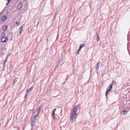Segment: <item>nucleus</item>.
Returning a JSON list of instances; mask_svg holds the SVG:
<instances>
[{"instance_id":"nucleus-1","label":"nucleus","mask_w":130,"mask_h":130,"mask_svg":"<svg viewBox=\"0 0 130 130\" xmlns=\"http://www.w3.org/2000/svg\"><path fill=\"white\" fill-rule=\"evenodd\" d=\"M78 110V106L75 105L73 108L71 113L70 120L72 122H75L77 118V112Z\"/></svg>"},{"instance_id":"nucleus-2","label":"nucleus","mask_w":130,"mask_h":130,"mask_svg":"<svg viewBox=\"0 0 130 130\" xmlns=\"http://www.w3.org/2000/svg\"><path fill=\"white\" fill-rule=\"evenodd\" d=\"M41 109V107H38L35 112L33 114V115L35 114V115L34 116L35 121L36 120L37 117V116L40 112Z\"/></svg>"},{"instance_id":"nucleus-3","label":"nucleus","mask_w":130,"mask_h":130,"mask_svg":"<svg viewBox=\"0 0 130 130\" xmlns=\"http://www.w3.org/2000/svg\"><path fill=\"white\" fill-rule=\"evenodd\" d=\"M113 84L111 83L110 84L107 88L106 91V96L107 98V95L108 93L110 91L112 87Z\"/></svg>"},{"instance_id":"nucleus-4","label":"nucleus","mask_w":130,"mask_h":130,"mask_svg":"<svg viewBox=\"0 0 130 130\" xmlns=\"http://www.w3.org/2000/svg\"><path fill=\"white\" fill-rule=\"evenodd\" d=\"M2 41L3 42H6L8 41V38L7 37H4L1 39Z\"/></svg>"},{"instance_id":"nucleus-5","label":"nucleus","mask_w":130,"mask_h":130,"mask_svg":"<svg viewBox=\"0 0 130 130\" xmlns=\"http://www.w3.org/2000/svg\"><path fill=\"white\" fill-rule=\"evenodd\" d=\"M22 6V3L21 2L19 3L18 5L17 6V7L19 9H20Z\"/></svg>"},{"instance_id":"nucleus-6","label":"nucleus","mask_w":130,"mask_h":130,"mask_svg":"<svg viewBox=\"0 0 130 130\" xmlns=\"http://www.w3.org/2000/svg\"><path fill=\"white\" fill-rule=\"evenodd\" d=\"M24 26V24H22L21 26L19 28V31L20 33H21V31L23 29V28Z\"/></svg>"},{"instance_id":"nucleus-7","label":"nucleus","mask_w":130,"mask_h":130,"mask_svg":"<svg viewBox=\"0 0 130 130\" xmlns=\"http://www.w3.org/2000/svg\"><path fill=\"white\" fill-rule=\"evenodd\" d=\"M7 17L5 16H4L2 18L1 21H4L6 20L7 19Z\"/></svg>"},{"instance_id":"nucleus-8","label":"nucleus","mask_w":130,"mask_h":130,"mask_svg":"<svg viewBox=\"0 0 130 130\" xmlns=\"http://www.w3.org/2000/svg\"><path fill=\"white\" fill-rule=\"evenodd\" d=\"M127 112V111L125 110L122 111L120 113V114L121 115H123L124 114H126Z\"/></svg>"},{"instance_id":"nucleus-9","label":"nucleus","mask_w":130,"mask_h":130,"mask_svg":"<svg viewBox=\"0 0 130 130\" xmlns=\"http://www.w3.org/2000/svg\"><path fill=\"white\" fill-rule=\"evenodd\" d=\"M33 88V87H31L30 88L26 91V92L28 93L29 92V93L32 90Z\"/></svg>"},{"instance_id":"nucleus-10","label":"nucleus","mask_w":130,"mask_h":130,"mask_svg":"<svg viewBox=\"0 0 130 130\" xmlns=\"http://www.w3.org/2000/svg\"><path fill=\"white\" fill-rule=\"evenodd\" d=\"M7 25H5L3 26V29L4 30V31H6L7 30Z\"/></svg>"},{"instance_id":"nucleus-11","label":"nucleus","mask_w":130,"mask_h":130,"mask_svg":"<svg viewBox=\"0 0 130 130\" xmlns=\"http://www.w3.org/2000/svg\"><path fill=\"white\" fill-rule=\"evenodd\" d=\"M34 121H31V122L30 123L31 126H32L31 129H32L33 128V127L34 125Z\"/></svg>"},{"instance_id":"nucleus-12","label":"nucleus","mask_w":130,"mask_h":130,"mask_svg":"<svg viewBox=\"0 0 130 130\" xmlns=\"http://www.w3.org/2000/svg\"><path fill=\"white\" fill-rule=\"evenodd\" d=\"M63 61L62 59H61L59 60V61L57 62V64H59L61 62H62Z\"/></svg>"},{"instance_id":"nucleus-13","label":"nucleus","mask_w":130,"mask_h":130,"mask_svg":"<svg viewBox=\"0 0 130 130\" xmlns=\"http://www.w3.org/2000/svg\"><path fill=\"white\" fill-rule=\"evenodd\" d=\"M100 65H99V63L98 62V63L96 64V70H98L99 67Z\"/></svg>"},{"instance_id":"nucleus-14","label":"nucleus","mask_w":130,"mask_h":130,"mask_svg":"<svg viewBox=\"0 0 130 130\" xmlns=\"http://www.w3.org/2000/svg\"><path fill=\"white\" fill-rule=\"evenodd\" d=\"M96 35L97 36L96 39L97 40V41H98L100 39L99 36V35L97 34H96Z\"/></svg>"},{"instance_id":"nucleus-15","label":"nucleus","mask_w":130,"mask_h":130,"mask_svg":"<svg viewBox=\"0 0 130 130\" xmlns=\"http://www.w3.org/2000/svg\"><path fill=\"white\" fill-rule=\"evenodd\" d=\"M52 116H53V118L54 119H55V117L54 116L55 114V112H52Z\"/></svg>"},{"instance_id":"nucleus-16","label":"nucleus","mask_w":130,"mask_h":130,"mask_svg":"<svg viewBox=\"0 0 130 130\" xmlns=\"http://www.w3.org/2000/svg\"><path fill=\"white\" fill-rule=\"evenodd\" d=\"M17 78H15L14 80V82H13V84L16 82H17Z\"/></svg>"},{"instance_id":"nucleus-17","label":"nucleus","mask_w":130,"mask_h":130,"mask_svg":"<svg viewBox=\"0 0 130 130\" xmlns=\"http://www.w3.org/2000/svg\"><path fill=\"white\" fill-rule=\"evenodd\" d=\"M81 49H79H79L77 51V54H79V53H78L80 51Z\"/></svg>"},{"instance_id":"nucleus-18","label":"nucleus","mask_w":130,"mask_h":130,"mask_svg":"<svg viewBox=\"0 0 130 130\" xmlns=\"http://www.w3.org/2000/svg\"><path fill=\"white\" fill-rule=\"evenodd\" d=\"M29 94V92H28V93H27L26 92V95H25V96L24 97V98H26V97L27 96V95Z\"/></svg>"},{"instance_id":"nucleus-19","label":"nucleus","mask_w":130,"mask_h":130,"mask_svg":"<svg viewBox=\"0 0 130 130\" xmlns=\"http://www.w3.org/2000/svg\"><path fill=\"white\" fill-rule=\"evenodd\" d=\"M29 94V92H28V93H27L26 92V95H25V96L24 97V98H26V97L27 96V95Z\"/></svg>"},{"instance_id":"nucleus-20","label":"nucleus","mask_w":130,"mask_h":130,"mask_svg":"<svg viewBox=\"0 0 130 130\" xmlns=\"http://www.w3.org/2000/svg\"><path fill=\"white\" fill-rule=\"evenodd\" d=\"M5 35V33L4 32L2 33L1 36H3Z\"/></svg>"},{"instance_id":"nucleus-21","label":"nucleus","mask_w":130,"mask_h":130,"mask_svg":"<svg viewBox=\"0 0 130 130\" xmlns=\"http://www.w3.org/2000/svg\"><path fill=\"white\" fill-rule=\"evenodd\" d=\"M10 2V0H9L8 1V2L7 3H6V5H8Z\"/></svg>"},{"instance_id":"nucleus-22","label":"nucleus","mask_w":130,"mask_h":130,"mask_svg":"<svg viewBox=\"0 0 130 130\" xmlns=\"http://www.w3.org/2000/svg\"><path fill=\"white\" fill-rule=\"evenodd\" d=\"M16 24L18 25V26L19 25V22H17L16 23Z\"/></svg>"},{"instance_id":"nucleus-23","label":"nucleus","mask_w":130,"mask_h":130,"mask_svg":"<svg viewBox=\"0 0 130 130\" xmlns=\"http://www.w3.org/2000/svg\"><path fill=\"white\" fill-rule=\"evenodd\" d=\"M56 109V108L54 109L53 110V112H55Z\"/></svg>"},{"instance_id":"nucleus-24","label":"nucleus","mask_w":130,"mask_h":130,"mask_svg":"<svg viewBox=\"0 0 130 130\" xmlns=\"http://www.w3.org/2000/svg\"><path fill=\"white\" fill-rule=\"evenodd\" d=\"M81 46H82V47L84 46L85 45V44H82L80 45Z\"/></svg>"},{"instance_id":"nucleus-25","label":"nucleus","mask_w":130,"mask_h":130,"mask_svg":"<svg viewBox=\"0 0 130 130\" xmlns=\"http://www.w3.org/2000/svg\"><path fill=\"white\" fill-rule=\"evenodd\" d=\"M21 33H20V32H18V33H17V35L18 36H19V35L21 34Z\"/></svg>"},{"instance_id":"nucleus-26","label":"nucleus","mask_w":130,"mask_h":130,"mask_svg":"<svg viewBox=\"0 0 130 130\" xmlns=\"http://www.w3.org/2000/svg\"><path fill=\"white\" fill-rule=\"evenodd\" d=\"M7 62V58L4 61V62Z\"/></svg>"},{"instance_id":"nucleus-27","label":"nucleus","mask_w":130,"mask_h":130,"mask_svg":"<svg viewBox=\"0 0 130 130\" xmlns=\"http://www.w3.org/2000/svg\"><path fill=\"white\" fill-rule=\"evenodd\" d=\"M82 47H82V46H81V45H80L79 46V49H81L82 48Z\"/></svg>"},{"instance_id":"nucleus-28","label":"nucleus","mask_w":130,"mask_h":130,"mask_svg":"<svg viewBox=\"0 0 130 130\" xmlns=\"http://www.w3.org/2000/svg\"><path fill=\"white\" fill-rule=\"evenodd\" d=\"M39 22L38 21V22L37 24V27L38 26V25H39Z\"/></svg>"},{"instance_id":"nucleus-29","label":"nucleus","mask_w":130,"mask_h":130,"mask_svg":"<svg viewBox=\"0 0 130 130\" xmlns=\"http://www.w3.org/2000/svg\"><path fill=\"white\" fill-rule=\"evenodd\" d=\"M5 62H4V64H3V65H4V67L5 66Z\"/></svg>"},{"instance_id":"nucleus-30","label":"nucleus","mask_w":130,"mask_h":130,"mask_svg":"<svg viewBox=\"0 0 130 130\" xmlns=\"http://www.w3.org/2000/svg\"><path fill=\"white\" fill-rule=\"evenodd\" d=\"M113 83H115V82L113 80L112 81V83L113 84Z\"/></svg>"},{"instance_id":"nucleus-31","label":"nucleus","mask_w":130,"mask_h":130,"mask_svg":"<svg viewBox=\"0 0 130 130\" xmlns=\"http://www.w3.org/2000/svg\"><path fill=\"white\" fill-rule=\"evenodd\" d=\"M97 70V73H98V70Z\"/></svg>"},{"instance_id":"nucleus-32","label":"nucleus","mask_w":130,"mask_h":130,"mask_svg":"<svg viewBox=\"0 0 130 130\" xmlns=\"http://www.w3.org/2000/svg\"><path fill=\"white\" fill-rule=\"evenodd\" d=\"M48 38L47 39V41H48Z\"/></svg>"}]
</instances>
